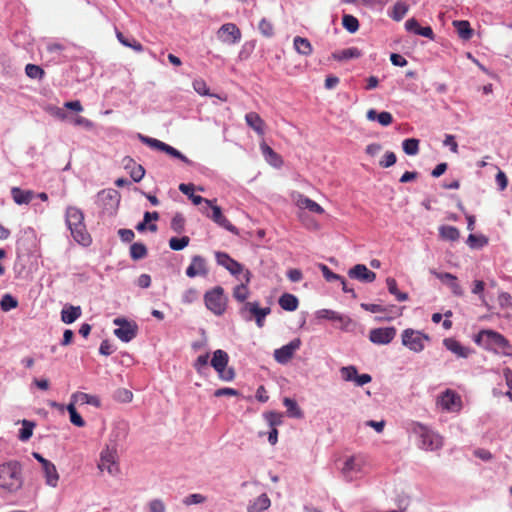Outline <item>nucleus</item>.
<instances>
[{
    "instance_id": "2",
    "label": "nucleus",
    "mask_w": 512,
    "mask_h": 512,
    "mask_svg": "<svg viewBox=\"0 0 512 512\" xmlns=\"http://www.w3.org/2000/svg\"><path fill=\"white\" fill-rule=\"evenodd\" d=\"M407 431L415 438L418 448L425 451H436L442 448L443 439L434 430L419 422H411Z\"/></svg>"
},
{
    "instance_id": "19",
    "label": "nucleus",
    "mask_w": 512,
    "mask_h": 512,
    "mask_svg": "<svg viewBox=\"0 0 512 512\" xmlns=\"http://www.w3.org/2000/svg\"><path fill=\"white\" fill-rule=\"evenodd\" d=\"M98 200L104 205L107 211H114L119 205L120 195L114 189L102 190L98 193Z\"/></svg>"
},
{
    "instance_id": "53",
    "label": "nucleus",
    "mask_w": 512,
    "mask_h": 512,
    "mask_svg": "<svg viewBox=\"0 0 512 512\" xmlns=\"http://www.w3.org/2000/svg\"><path fill=\"white\" fill-rule=\"evenodd\" d=\"M340 374L344 381L355 382L358 375V370L353 365L344 366L340 369Z\"/></svg>"
},
{
    "instance_id": "58",
    "label": "nucleus",
    "mask_w": 512,
    "mask_h": 512,
    "mask_svg": "<svg viewBox=\"0 0 512 512\" xmlns=\"http://www.w3.org/2000/svg\"><path fill=\"white\" fill-rule=\"evenodd\" d=\"M259 31L265 37H272L274 35V27L273 24L267 20L266 18L261 19L258 25Z\"/></svg>"
},
{
    "instance_id": "4",
    "label": "nucleus",
    "mask_w": 512,
    "mask_h": 512,
    "mask_svg": "<svg viewBox=\"0 0 512 512\" xmlns=\"http://www.w3.org/2000/svg\"><path fill=\"white\" fill-rule=\"evenodd\" d=\"M23 486L22 465L17 460L0 464V489L15 493Z\"/></svg>"
},
{
    "instance_id": "16",
    "label": "nucleus",
    "mask_w": 512,
    "mask_h": 512,
    "mask_svg": "<svg viewBox=\"0 0 512 512\" xmlns=\"http://www.w3.org/2000/svg\"><path fill=\"white\" fill-rule=\"evenodd\" d=\"M396 336V329L394 327L375 328L369 333V340L378 345L389 344Z\"/></svg>"
},
{
    "instance_id": "51",
    "label": "nucleus",
    "mask_w": 512,
    "mask_h": 512,
    "mask_svg": "<svg viewBox=\"0 0 512 512\" xmlns=\"http://www.w3.org/2000/svg\"><path fill=\"white\" fill-rule=\"evenodd\" d=\"M208 360L209 353L199 355L195 360L193 366L200 375H205L206 372L208 371Z\"/></svg>"
},
{
    "instance_id": "10",
    "label": "nucleus",
    "mask_w": 512,
    "mask_h": 512,
    "mask_svg": "<svg viewBox=\"0 0 512 512\" xmlns=\"http://www.w3.org/2000/svg\"><path fill=\"white\" fill-rule=\"evenodd\" d=\"M401 336L402 344L416 353L423 351L425 342L430 341V337L427 334L411 328L405 329Z\"/></svg>"
},
{
    "instance_id": "23",
    "label": "nucleus",
    "mask_w": 512,
    "mask_h": 512,
    "mask_svg": "<svg viewBox=\"0 0 512 512\" xmlns=\"http://www.w3.org/2000/svg\"><path fill=\"white\" fill-rule=\"evenodd\" d=\"M251 276V272L246 269L244 272L245 283H241L233 289V297L237 302L240 303V305L248 302L247 298L249 296V289L247 285L250 283Z\"/></svg>"
},
{
    "instance_id": "45",
    "label": "nucleus",
    "mask_w": 512,
    "mask_h": 512,
    "mask_svg": "<svg viewBox=\"0 0 512 512\" xmlns=\"http://www.w3.org/2000/svg\"><path fill=\"white\" fill-rule=\"evenodd\" d=\"M458 401V395L451 390H446L441 397V405L447 410H451Z\"/></svg>"
},
{
    "instance_id": "25",
    "label": "nucleus",
    "mask_w": 512,
    "mask_h": 512,
    "mask_svg": "<svg viewBox=\"0 0 512 512\" xmlns=\"http://www.w3.org/2000/svg\"><path fill=\"white\" fill-rule=\"evenodd\" d=\"M125 169H131L130 176L134 182H140L145 175V169L142 165H135L134 160L127 156L123 159Z\"/></svg>"
},
{
    "instance_id": "54",
    "label": "nucleus",
    "mask_w": 512,
    "mask_h": 512,
    "mask_svg": "<svg viewBox=\"0 0 512 512\" xmlns=\"http://www.w3.org/2000/svg\"><path fill=\"white\" fill-rule=\"evenodd\" d=\"M190 242V239L188 236H182V237H172L170 240H169V247L172 249V250H175V251H180V250H183L185 247L188 246Z\"/></svg>"
},
{
    "instance_id": "33",
    "label": "nucleus",
    "mask_w": 512,
    "mask_h": 512,
    "mask_svg": "<svg viewBox=\"0 0 512 512\" xmlns=\"http://www.w3.org/2000/svg\"><path fill=\"white\" fill-rule=\"evenodd\" d=\"M361 51L356 47H349L332 54L333 58L338 61H347L361 57Z\"/></svg>"
},
{
    "instance_id": "20",
    "label": "nucleus",
    "mask_w": 512,
    "mask_h": 512,
    "mask_svg": "<svg viewBox=\"0 0 512 512\" xmlns=\"http://www.w3.org/2000/svg\"><path fill=\"white\" fill-rule=\"evenodd\" d=\"M316 317L318 319H327L330 321H338L341 323V328L344 330H348L349 325L352 324V320L343 314H340L334 310L330 309H321L316 312Z\"/></svg>"
},
{
    "instance_id": "8",
    "label": "nucleus",
    "mask_w": 512,
    "mask_h": 512,
    "mask_svg": "<svg viewBox=\"0 0 512 512\" xmlns=\"http://www.w3.org/2000/svg\"><path fill=\"white\" fill-rule=\"evenodd\" d=\"M138 139L145 145L149 146L152 149H156L159 151H162L169 155L172 158L179 159L180 161L184 162L187 165H193V162L188 159L182 152L177 150L176 148L166 144L165 142H162L156 138H151L148 136H145L143 134H138Z\"/></svg>"
},
{
    "instance_id": "57",
    "label": "nucleus",
    "mask_w": 512,
    "mask_h": 512,
    "mask_svg": "<svg viewBox=\"0 0 512 512\" xmlns=\"http://www.w3.org/2000/svg\"><path fill=\"white\" fill-rule=\"evenodd\" d=\"M185 228V218L181 213H176L171 220V229L180 234Z\"/></svg>"
},
{
    "instance_id": "12",
    "label": "nucleus",
    "mask_w": 512,
    "mask_h": 512,
    "mask_svg": "<svg viewBox=\"0 0 512 512\" xmlns=\"http://www.w3.org/2000/svg\"><path fill=\"white\" fill-rule=\"evenodd\" d=\"M241 37V31L234 23H225L217 31V38L228 45L237 44Z\"/></svg>"
},
{
    "instance_id": "38",
    "label": "nucleus",
    "mask_w": 512,
    "mask_h": 512,
    "mask_svg": "<svg viewBox=\"0 0 512 512\" xmlns=\"http://www.w3.org/2000/svg\"><path fill=\"white\" fill-rule=\"evenodd\" d=\"M295 50L304 56H308L312 53V45L307 38L296 36L293 40Z\"/></svg>"
},
{
    "instance_id": "11",
    "label": "nucleus",
    "mask_w": 512,
    "mask_h": 512,
    "mask_svg": "<svg viewBox=\"0 0 512 512\" xmlns=\"http://www.w3.org/2000/svg\"><path fill=\"white\" fill-rule=\"evenodd\" d=\"M114 325L118 326L114 330V335L122 342H130L138 332V326L134 322H130L125 318L117 317L113 320Z\"/></svg>"
},
{
    "instance_id": "17",
    "label": "nucleus",
    "mask_w": 512,
    "mask_h": 512,
    "mask_svg": "<svg viewBox=\"0 0 512 512\" xmlns=\"http://www.w3.org/2000/svg\"><path fill=\"white\" fill-rule=\"evenodd\" d=\"M430 273L438 278L441 282L448 285L454 295H463V289L458 283L457 277L455 275L448 272H437L435 269H431Z\"/></svg>"
},
{
    "instance_id": "30",
    "label": "nucleus",
    "mask_w": 512,
    "mask_h": 512,
    "mask_svg": "<svg viewBox=\"0 0 512 512\" xmlns=\"http://www.w3.org/2000/svg\"><path fill=\"white\" fill-rule=\"evenodd\" d=\"M409 10V5L406 2L398 0L392 7L390 11H388V16L392 18L394 21H401Z\"/></svg>"
},
{
    "instance_id": "44",
    "label": "nucleus",
    "mask_w": 512,
    "mask_h": 512,
    "mask_svg": "<svg viewBox=\"0 0 512 512\" xmlns=\"http://www.w3.org/2000/svg\"><path fill=\"white\" fill-rule=\"evenodd\" d=\"M22 427L19 430L18 439L22 442L28 441L33 435V428L35 427V423L29 420H22Z\"/></svg>"
},
{
    "instance_id": "47",
    "label": "nucleus",
    "mask_w": 512,
    "mask_h": 512,
    "mask_svg": "<svg viewBox=\"0 0 512 512\" xmlns=\"http://www.w3.org/2000/svg\"><path fill=\"white\" fill-rule=\"evenodd\" d=\"M67 411L70 416V422L77 426V427H83L85 426V421L82 418V416L77 412L75 408V402L71 400V402L67 405Z\"/></svg>"
},
{
    "instance_id": "60",
    "label": "nucleus",
    "mask_w": 512,
    "mask_h": 512,
    "mask_svg": "<svg viewBox=\"0 0 512 512\" xmlns=\"http://www.w3.org/2000/svg\"><path fill=\"white\" fill-rule=\"evenodd\" d=\"M194 90L202 96L210 95L206 82L203 79H195L192 83Z\"/></svg>"
},
{
    "instance_id": "49",
    "label": "nucleus",
    "mask_w": 512,
    "mask_h": 512,
    "mask_svg": "<svg viewBox=\"0 0 512 512\" xmlns=\"http://www.w3.org/2000/svg\"><path fill=\"white\" fill-rule=\"evenodd\" d=\"M402 148L407 155H416L419 151V140L407 138L402 142Z\"/></svg>"
},
{
    "instance_id": "52",
    "label": "nucleus",
    "mask_w": 512,
    "mask_h": 512,
    "mask_svg": "<svg viewBox=\"0 0 512 512\" xmlns=\"http://www.w3.org/2000/svg\"><path fill=\"white\" fill-rule=\"evenodd\" d=\"M263 416L271 428H276L277 426L282 424V413L269 411L265 412Z\"/></svg>"
},
{
    "instance_id": "35",
    "label": "nucleus",
    "mask_w": 512,
    "mask_h": 512,
    "mask_svg": "<svg viewBox=\"0 0 512 512\" xmlns=\"http://www.w3.org/2000/svg\"><path fill=\"white\" fill-rule=\"evenodd\" d=\"M270 499L267 494L263 493L259 495L252 503L248 506L249 512H263L270 506Z\"/></svg>"
},
{
    "instance_id": "18",
    "label": "nucleus",
    "mask_w": 512,
    "mask_h": 512,
    "mask_svg": "<svg viewBox=\"0 0 512 512\" xmlns=\"http://www.w3.org/2000/svg\"><path fill=\"white\" fill-rule=\"evenodd\" d=\"M348 276L363 283H371L376 279V274L364 264H356L348 271Z\"/></svg>"
},
{
    "instance_id": "1",
    "label": "nucleus",
    "mask_w": 512,
    "mask_h": 512,
    "mask_svg": "<svg viewBox=\"0 0 512 512\" xmlns=\"http://www.w3.org/2000/svg\"><path fill=\"white\" fill-rule=\"evenodd\" d=\"M474 342L495 354L512 355V345L502 334L491 329H482L474 336Z\"/></svg>"
},
{
    "instance_id": "24",
    "label": "nucleus",
    "mask_w": 512,
    "mask_h": 512,
    "mask_svg": "<svg viewBox=\"0 0 512 512\" xmlns=\"http://www.w3.org/2000/svg\"><path fill=\"white\" fill-rule=\"evenodd\" d=\"M443 345L447 350L454 353L458 357L467 358L470 355V349L463 346L459 341L453 338H445Z\"/></svg>"
},
{
    "instance_id": "39",
    "label": "nucleus",
    "mask_w": 512,
    "mask_h": 512,
    "mask_svg": "<svg viewBox=\"0 0 512 512\" xmlns=\"http://www.w3.org/2000/svg\"><path fill=\"white\" fill-rule=\"evenodd\" d=\"M283 404L287 408V415L289 417L297 418V419H300L303 417V412L294 399L285 397L283 399Z\"/></svg>"
},
{
    "instance_id": "41",
    "label": "nucleus",
    "mask_w": 512,
    "mask_h": 512,
    "mask_svg": "<svg viewBox=\"0 0 512 512\" xmlns=\"http://www.w3.org/2000/svg\"><path fill=\"white\" fill-rule=\"evenodd\" d=\"M116 36H117V39L119 40V42L122 45H124L126 47H129V48H132L133 50H135L137 52L143 51L142 44L140 42H138L137 40H135L133 37L125 36L120 31L116 32Z\"/></svg>"
},
{
    "instance_id": "21",
    "label": "nucleus",
    "mask_w": 512,
    "mask_h": 512,
    "mask_svg": "<svg viewBox=\"0 0 512 512\" xmlns=\"http://www.w3.org/2000/svg\"><path fill=\"white\" fill-rule=\"evenodd\" d=\"M115 453V448L103 450L101 452L100 464L98 465L101 470L106 469L111 475H115L118 472V466L115 462Z\"/></svg>"
},
{
    "instance_id": "31",
    "label": "nucleus",
    "mask_w": 512,
    "mask_h": 512,
    "mask_svg": "<svg viewBox=\"0 0 512 512\" xmlns=\"http://www.w3.org/2000/svg\"><path fill=\"white\" fill-rule=\"evenodd\" d=\"M11 195L15 203H17L18 205L28 204L34 197V193L32 191L22 190L18 187H13L11 189Z\"/></svg>"
},
{
    "instance_id": "15",
    "label": "nucleus",
    "mask_w": 512,
    "mask_h": 512,
    "mask_svg": "<svg viewBox=\"0 0 512 512\" xmlns=\"http://www.w3.org/2000/svg\"><path fill=\"white\" fill-rule=\"evenodd\" d=\"M33 457L42 465V469L46 478V483L49 486L56 487L59 475L55 465L49 460L45 459L40 453L33 452Z\"/></svg>"
},
{
    "instance_id": "3",
    "label": "nucleus",
    "mask_w": 512,
    "mask_h": 512,
    "mask_svg": "<svg viewBox=\"0 0 512 512\" xmlns=\"http://www.w3.org/2000/svg\"><path fill=\"white\" fill-rule=\"evenodd\" d=\"M65 222L71 236L78 244L85 247L91 244L92 239L86 229L82 210L75 206H68L65 212Z\"/></svg>"
},
{
    "instance_id": "36",
    "label": "nucleus",
    "mask_w": 512,
    "mask_h": 512,
    "mask_svg": "<svg viewBox=\"0 0 512 512\" xmlns=\"http://www.w3.org/2000/svg\"><path fill=\"white\" fill-rule=\"evenodd\" d=\"M179 190L186 195L194 205H199L201 203H205V198L201 197L200 195H195L194 190L195 186L192 183H181L179 185Z\"/></svg>"
},
{
    "instance_id": "29",
    "label": "nucleus",
    "mask_w": 512,
    "mask_h": 512,
    "mask_svg": "<svg viewBox=\"0 0 512 512\" xmlns=\"http://www.w3.org/2000/svg\"><path fill=\"white\" fill-rule=\"evenodd\" d=\"M278 303L280 307L285 311H295L298 308V298L290 293H284L279 297Z\"/></svg>"
},
{
    "instance_id": "28",
    "label": "nucleus",
    "mask_w": 512,
    "mask_h": 512,
    "mask_svg": "<svg viewBox=\"0 0 512 512\" xmlns=\"http://www.w3.org/2000/svg\"><path fill=\"white\" fill-rule=\"evenodd\" d=\"M81 316L80 306H67L61 311V320L65 324H72Z\"/></svg>"
},
{
    "instance_id": "13",
    "label": "nucleus",
    "mask_w": 512,
    "mask_h": 512,
    "mask_svg": "<svg viewBox=\"0 0 512 512\" xmlns=\"http://www.w3.org/2000/svg\"><path fill=\"white\" fill-rule=\"evenodd\" d=\"M301 346V340L299 338H295L291 340L286 345H283L282 347L274 350V359L279 364H286L288 363L296 350H298Z\"/></svg>"
},
{
    "instance_id": "37",
    "label": "nucleus",
    "mask_w": 512,
    "mask_h": 512,
    "mask_svg": "<svg viewBox=\"0 0 512 512\" xmlns=\"http://www.w3.org/2000/svg\"><path fill=\"white\" fill-rule=\"evenodd\" d=\"M71 400L76 402H81L82 404H89L95 407H100L101 401L97 396L89 395L83 392H76L72 394Z\"/></svg>"
},
{
    "instance_id": "27",
    "label": "nucleus",
    "mask_w": 512,
    "mask_h": 512,
    "mask_svg": "<svg viewBox=\"0 0 512 512\" xmlns=\"http://www.w3.org/2000/svg\"><path fill=\"white\" fill-rule=\"evenodd\" d=\"M247 125L258 135L264 134V121L256 112H249L245 116Z\"/></svg>"
},
{
    "instance_id": "26",
    "label": "nucleus",
    "mask_w": 512,
    "mask_h": 512,
    "mask_svg": "<svg viewBox=\"0 0 512 512\" xmlns=\"http://www.w3.org/2000/svg\"><path fill=\"white\" fill-rule=\"evenodd\" d=\"M366 117L369 121H377L381 126H389L393 122V116L388 111L378 113L375 109L367 111Z\"/></svg>"
},
{
    "instance_id": "61",
    "label": "nucleus",
    "mask_w": 512,
    "mask_h": 512,
    "mask_svg": "<svg viewBox=\"0 0 512 512\" xmlns=\"http://www.w3.org/2000/svg\"><path fill=\"white\" fill-rule=\"evenodd\" d=\"M359 470H360V465L357 462L356 457H354V456L349 457L345 461L344 466H343V472L344 473H348V472H351V471H359Z\"/></svg>"
},
{
    "instance_id": "7",
    "label": "nucleus",
    "mask_w": 512,
    "mask_h": 512,
    "mask_svg": "<svg viewBox=\"0 0 512 512\" xmlns=\"http://www.w3.org/2000/svg\"><path fill=\"white\" fill-rule=\"evenodd\" d=\"M215 200H205V206L202 208V212L215 222L220 227L227 231L238 235L239 231L222 213L220 206L214 204Z\"/></svg>"
},
{
    "instance_id": "55",
    "label": "nucleus",
    "mask_w": 512,
    "mask_h": 512,
    "mask_svg": "<svg viewBox=\"0 0 512 512\" xmlns=\"http://www.w3.org/2000/svg\"><path fill=\"white\" fill-rule=\"evenodd\" d=\"M25 73L26 75L31 79H42L45 72L44 70L35 64H27L25 67Z\"/></svg>"
},
{
    "instance_id": "9",
    "label": "nucleus",
    "mask_w": 512,
    "mask_h": 512,
    "mask_svg": "<svg viewBox=\"0 0 512 512\" xmlns=\"http://www.w3.org/2000/svg\"><path fill=\"white\" fill-rule=\"evenodd\" d=\"M229 362V355L222 349H217L213 352L211 359V366L218 373V376L223 381H232L235 378V371L233 368H227Z\"/></svg>"
},
{
    "instance_id": "40",
    "label": "nucleus",
    "mask_w": 512,
    "mask_h": 512,
    "mask_svg": "<svg viewBox=\"0 0 512 512\" xmlns=\"http://www.w3.org/2000/svg\"><path fill=\"white\" fill-rule=\"evenodd\" d=\"M439 234L442 239L448 241H456L460 237L459 230L456 227L450 225L441 226L439 228Z\"/></svg>"
},
{
    "instance_id": "34",
    "label": "nucleus",
    "mask_w": 512,
    "mask_h": 512,
    "mask_svg": "<svg viewBox=\"0 0 512 512\" xmlns=\"http://www.w3.org/2000/svg\"><path fill=\"white\" fill-rule=\"evenodd\" d=\"M453 26L455 27L458 36L462 40H469L473 35V29L470 26V23L466 20H455L453 22Z\"/></svg>"
},
{
    "instance_id": "43",
    "label": "nucleus",
    "mask_w": 512,
    "mask_h": 512,
    "mask_svg": "<svg viewBox=\"0 0 512 512\" xmlns=\"http://www.w3.org/2000/svg\"><path fill=\"white\" fill-rule=\"evenodd\" d=\"M466 243L471 249H481L488 244V238L482 234L477 235L471 233Z\"/></svg>"
},
{
    "instance_id": "42",
    "label": "nucleus",
    "mask_w": 512,
    "mask_h": 512,
    "mask_svg": "<svg viewBox=\"0 0 512 512\" xmlns=\"http://www.w3.org/2000/svg\"><path fill=\"white\" fill-rule=\"evenodd\" d=\"M298 205L300 208L307 209L310 212L316 213V214H322L324 213V209L314 200L308 198V197H301L298 200Z\"/></svg>"
},
{
    "instance_id": "32",
    "label": "nucleus",
    "mask_w": 512,
    "mask_h": 512,
    "mask_svg": "<svg viewBox=\"0 0 512 512\" xmlns=\"http://www.w3.org/2000/svg\"><path fill=\"white\" fill-rule=\"evenodd\" d=\"M260 149L265 160L274 167H279L282 164L280 156L266 143L260 145Z\"/></svg>"
},
{
    "instance_id": "62",
    "label": "nucleus",
    "mask_w": 512,
    "mask_h": 512,
    "mask_svg": "<svg viewBox=\"0 0 512 512\" xmlns=\"http://www.w3.org/2000/svg\"><path fill=\"white\" fill-rule=\"evenodd\" d=\"M396 155L394 152H386L383 159L380 161V166L383 168H388L393 166L396 163Z\"/></svg>"
},
{
    "instance_id": "6",
    "label": "nucleus",
    "mask_w": 512,
    "mask_h": 512,
    "mask_svg": "<svg viewBox=\"0 0 512 512\" xmlns=\"http://www.w3.org/2000/svg\"><path fill=\"white\" fill-rule=\"evenodd\" d=\"M227 301L228 298L225 296L224 289L221 286H216L204 294L206 308L216 316H221L225 313Z\"/></svg>"
},
{
    "instance_id": "5",
    "label": "nucleus",
    "mask_w": 512,
    "mask_h": 512,
    "mask_svg": "<svg viewBox=\"0 0 512 512\" xmlns=\"http://www.w3.org/2000/svg\"><path fill=\"white\" fill-rule=\"evenodd\" d=\"M271 313L269 306L261 307L258 301L243 303L238 309V314L245 322L254 321L258 328L265 325L266 317Z\"/></svg>"
},
{
    "instance_id": "63",
    "label": "nucleus",
    "mask_w": 512,
    "mask_h": 512,
    "mask_svg": "<svg viewBox=\"0 0 512 512\" xmlns=\"http://www.w3.org/2000/svg\"><path fill=\"white\" fill-rule=\"evenodd\" d=\"M149 510L150 512H165L166 507L162 500L160 499H153L149 502Z\"/></svg>"
},
{
    "instance_id": "22",
    "label": "nucleus",
    "mask_w": 512,
    "mask_h": 512,
    "mask_svg": "<svg viewBox=\"0 0 512 512\" xmlns=\"http://www.w3.org/2000/svg\"><path fill=\"white\" fill-rule=\"evenodd\" d=\"M208 273L205 259L200 255L192 257L190 265L186 269V275L190 278L206 276Z\"/></svg>"
},
{
    "instance_id": "50",
    "label": "nucleus",
    "mask_w": 512,
    "mask_h": 512,
    "mask_svg": "<svg viewBox=\"0 0 512 512\" xmlns=\"http://www.w3.org/2000/svg\"><path fill=\"white\" fill-rule=\"evenodd\" d=\"M18 306V300L12 296L11 294H5L2 296L0 300L1 310L4 312H8L12 309H15Z\"/></svg>"
},
{
    "instance_id": "56",
    "label": "nucleus",
    "mask_w": 512,
    "mask_h": 512,
    "mask_svg": "<svg viewBox=\"0 0 512 512\" xmlns=\"http://www.w3.org/2000/svg\"><path fill=\"white\" fill-rule=\"evenodd\" d=\"M319 269L322 272V275L324 279L327 282H334V281H340L342 280V276L339 274L334 273L327 265L320 263L318 265Z\"/></svg>"
},
{
    "instance_id": "64",
    "label": "nucleus",
    "mask_w": 512,
    "mask_h": 512,
    "mask_svg": "<svg viewBox=\"0 0 512 512\" xmlns=\"http://www.w3.org/2000/svg\"><path fill=\"white\" fill-rule=\"evenodd\" d=\"M503 373L506 380V384L509 388V390L506 392V395L510 398V400H512V370L509 368H505Z\"/></svg>"
},
{
    "instance_id": "48",
    "label": "nucleus",
    "mask_w": 512,
    "mask_h": 512,
    "mask_svg": "<svg viewBox=\"0 0 512 512\" xmlns=\"http://www.w3.org/2000/svg\"><path fill=\"white\" fill-rule=\"evenodd\" d=\"M342 25L349 33H355L359 29L358 19L350 14H344L342 17Z\"/></svg>"
},
{
    "instance_id": "14",
    "label": "nucleus",
    "mask_w": 512,
    "mask_h": 512,
    "mask_svg": "<svg viewBox=\"0 0 512 512\" xmlns=\"http://www.w3.org/2000/svg\"><path fill=\"white\" fill-rule=\"evenodd\" d=\"M215 258L218 265L227 269L233 276L244 274V266L230 257L226 252H215Z\"/></svg>"
},
{
    "instance_id": "46",
    "label": "nucleus",
    "mask_w": 512,
    "mask_h": 512,
    "mask_svg": "<svg viewBox=\"0 0 512 512\" xmlns=\"http://www.w3.org/2000/svg\"><path fill=\"white\" fill-rule=\"evenodd\" d=\"M147 248L143 243L135 242L130 246V257L137 261L147 256Z\"/></svg>"
},
{
    "instance_id": "59",
    "label": "nucleus",
    "mask_w": 512,
    "mask_h": 512,
    "mask_svg": "<svg viewBox=\"0 0 512 512\" xmlns=\"http://www.w3.org/2000/svg\"><path fill=\"white\" fill-rule=\"evenodd\" d=\"M133 393L125 388H119L114 393V399L122 402V403H128L132 401Z\"/></svg>"
}]
</instances>
